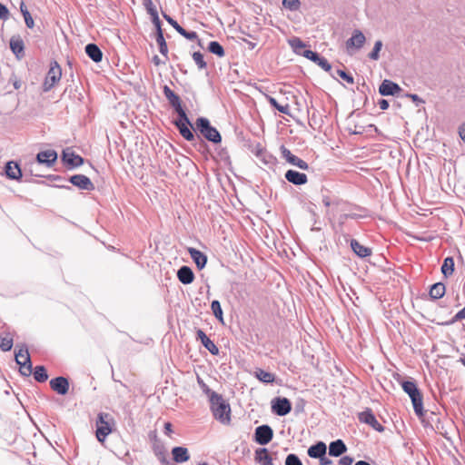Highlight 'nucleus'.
Segmentation results:
<instances>
[{
  "label": "nucleus",
  "mask_w": 465,
  "mask_h": 465,
  "mask_svg": "<svg viewBox=\"0 0 465 465\" xmlns=\"http://www.w3.org/2000/svg\"><path fill=\"white\" fill-rule=\"evenodd\" d=\"M211 411L219 422L223 425L231 423V406L221 394H213L210 401Z\"/></svg>",
  "instance_id": "obj_1"
},
{
  "label": "nucleus",
  "mask_w": 465,
  "mask_h": 465,
  "mask_svg": "<svg viewBox=\"0 0 465 465\" xmlns=\"http://www.w3.org/2000/svg\"><path fill=\"white\" fill-rule=\"evenodd\" d=\"M401 387L411 398L415 414L419 418H422L424 415L423 398L417 384L412 381H405L401 383Z\"/></svg>",
  "instance_id": "obj_2"
},
{
  "label": "nucleus",
  "mask_w": 465,
  "mask_h": 465,
  "mask_svg": "<svg viewBox=\"0 0 465 465\" xmlns=\"http://www.w3.org/2000/svg\"><path fill=\"white\" fill-rule=\"evenodd\" d=\"M114 424V420L111 414L106 412L98 413L95 421V435L98 441L104 442L105 440L106 437L112 432Z\"/></svg>",
  "instance_id": "obj_3"
},
{
  "label": "nucleus",
  "mask_w": 465,
  "mask_h": 465,
  "mask_svg": "<svg viewBox=\"0 0 465 465\" xmlns=\"http://www.w3.org/2000/svg\"><path fill=\"white\" fill-rule=\"evenodd\" d=\"M196 130L208 141L213 143H219L222 136L218 130L212 126L210 121L205 117H199L195 122Z\"/></svg>",
  "instance_id": "obj_4"
},
{
  "label": "nucleus",
  "mask_w": 465,
  "mask_h": 465,
  "mask_svg": "<svg viewBox=\"0 0 465 465\" xmlns=\"http://www.w3.org/2000/svg\"><path fill=\"white\" fill-rule=\"evenodd\" d=\"M15 361L20 365V372L25 376H30L33 371L32 362L28 349L25 345L20 347L15 354Z\"/></svg>",
  "instance_id": "obj_5"
},
{
  "label": "nucleus",
  "mask_w": 465,
  "mask_h": 465,
  "mask_svg": "<svg viewBox=\"0 0 465 465\" xmlns=\"http://www.w3.org/2000/svg\"><path fill=\"white\" fill-rule=\"evenodd\" d=\"M61 77V66L56 61L51 62L50 68L47 72L45 82L43 84L44 92L50 91L60 81Z\"/></svg>",
  "instance_id": "obj_6"
},
{
  "label": "nucleus",
  "mask_w": 465,
  "mask_h": 465,
  "mask_svg": "<svg viewBox=\"0 0 465 465\" xmlns=\"http://www.w3.org/2000/svg\"><path fill=\"white\" fill-rule=\"evenodd\" d=\"M163 92L170 105L177 113L178 116L185 118V111L182 106L180 97L168 85H164L163 87Z\"/></svg>",
  "instance_id": "obj_7"
},
{
  "label": "nucleus",
  "mask_w": 465,
  "mask_h": 465,
  "mask_svg": "<svg viewBox=\"0 0 465 465\" xmlns=\"http://www.w3.org/2000/svg\"><path fill=\"white\" fill-rule=\"evenodd\" d=\"M176 128L179 130L180 134L187 141L191 142L194 140V134L191 128L193 127L187 114H185V118L182 116H178V118L173 122Z\"/></svg>",
  "instance_id": "obj_8"
},
{
  "label": "nucleus",
  "mask_w": 465,
  "mask_h": 465,
  "mask_svg": "<svg viewBox=\"0 0 465 465\" xmlns=\"http://www.w3.org/2000/svg\"><path fill=\"white\" fill-rule=\"evenodd\" d=\"M272 412L278 416H285L292 411V403L287 398L277 397L272 401Z\"/></svg>",
  "instance_id": "obj_9"
},
{
  "label": "nucleus",
  "mask_w": 465,
  "mask_h": 465,
  "mask_svg": "<svg viewBox=\"0 0 465 465\" xmlns=\"http://www.w3.org/2000/svg\"><path fill=\"white\" fill-rule=\"evenodd\" d=\"M273 437V430L269 425H261L255 429L254 440L260 445L268 444Z\"/></svg>",
  "instance_id": "obj_10"
},
{
  "label": "nucleus",
  "mask_w": 465,
  "mask_h": 465,
  "mask_svg": "<svg viewBox=\"0 0 465 465\" xmlns=\"http://www.w3.org/2000/svg\"><path fill=\"white\" fill-rule=\"evenodd\" d=\"M282 157L291 165L296 166L302 170H307L309 168V164L294 155L289 149H287L284 145L281 146Z\"/></svg>",
  "instance_id": "obj_11"
},
{
  "label": "nucleus",
  "mask_w": 465,
  "mask_h": 465,
  "mask_svg": "<svg viewBox=\"0 0 465 465\" xmlns=\"http://www.w3.org/2000/svg\"><path fill=\"white\" fill-rule=\"evenodd\" d=\"M359 420L362 423L370 425L373 430L382 432L384 427L377 420L375 415L371 409H367L359 413Z\"/></svg>",
  "instance_id": "obj_12"
},
{
  "label": "nucleus",
  "mask_w": 465,
  "mask_h": 465,
  "mask_svg": "<svg viewBox=\"0 0 465 465\" xmlns=\"http://www.w3.org/2000/svg\"><path fill=\"white\" fill-rule=\"evenodd\" d=\"M303 57L312 61L316 64H318L322 69L325 72L331 71V64L328 62L326 58L321 56L318 53L313 52L312 50H307L303 52Z\"/></svg>",
  "instance_id": "obj_13"
},
{
  "label": "nucleus",
  "mask_w": 465,
  "mask_h": 465,
  "mask_svg": "<svg viewBox=\"0 0 465 465\" xmlns=\"http://www.w3.org/2000/svg\"><path fill=\"white\" fill-rule=\"evenodd\" d=\"M70 183L81 190L93 191L94 185L89 177L84 174H74L70 177Z\"/></svg>",
  "instance_id": "obj_14"
},
{
  "label": "nucleus",
  "mask_w": 465,
  "mask_h": 465,
  "mask_svg": "<svg viewBox=\"0 0 465 465\" xmlns=\"http://www.w3.org/2000/svg\"><path fill=\"white\" fill-rule=\"evenodd\" d=\"M365 41H366V38H365L363 33L359 29H355L352 32L351 37H350L346 41V48H347V50H350L351 48L359 50L363 46Z\"/></svg>",
  "instance_id": "obj_15"
},
{
  "label": "nucleus",
  "mask_w": 465,
  "mask_h": 465,
  "mask_svg": "<svg viewBox=\"0 0 465 465\" xmlns=\"http://www.w3.org/2000/svg\"><path fill=\"white\" fill-rule=\"evenodd\" d=\"M51 389L60 395H65L69 391V381L66 378L59 376L50 381Z\"/></svg>",
  "instance_id": "obj_16"
},
{
  "label": "nucleus",
  "mask_w": 465,
  "mask_h": 465,
  "mask_svg": "<svg viewBox=\"0 0 465 465\" xmlns=\"http://www.w3.org/2000/svg\"><path fill=\"white\" fill-rule=\"evenodd\" d=\"M163 18L183 37L189 40H195L198 38L197 33L194 31L188 32L182 27L174 19L165 13H163Z\"/></svg>",
  "instance_id": "obj_17"
},
{
  "label": "nucleus",
  "mask_w": 465,
  "mask_h": 465,
  "mask_svg": "<svg viewBox=\"0 0 465 465\" xmlns=\"http://www.w3.org/2000/svg\"><path fill=\"white\" fill-rule=\"evenodd\" d=\"M401 91L400 85L391 80H383L379 87V93L382 96L395 95Z\"/></svg>",
  "instance_id": "obj_18"
},
{
  "label": "nucleus",
  "mask_w": 465,
  "mask_h": 465,
  "mask_svg": "<svg viewBox=\"0 0 465 465\" xmlns=\"http://www.w3.org/2000/svg\"><path fill=\"white\" fill-rule=\"evenodd\" d=\"M197 340H200L203 347L209 351L213 355L219 354V349L215 343L205 334L203 330H198L196 332Z\"/></svg>",
  "instance_id": "obj_19"
},
{
  "label": "nucleus",
  "mask_w": 465,
  "mask_h": 465,
  "mask_svg": "<svg viewBox=\"0 0 465 465\" xmlns=\"http://www.w3.org/2000/svg\"><path fill=\"white\" fill-rule=\"evenodd\" d=\"M284 177L289 183L294 185H303L308 182V178L305 173L292 169L285 173Z\"/></svg>",
  "instance_id": "obj_20"
},
{
  "label": "nucleus",
  "mask_w": 465,
  "mask_h": 465,
  "mask_svg": "<svg viewBox=\"0 0 465 465\" xmlns=\"http://www.w3.org/2000/svg\"><path fill=\"white\" fill-rule=\"evenodd\" d=\"M187 252L199 270L205 267L207 263V256L203 252L193 247H188Z\"/></svg>",
  "instance_id": "obj_21"
},
{
  "label": "nucleus",
  "mask_w": 465,
  "mask_h": 465,
  "mask_svg": "<svg viewBox=\"0 0 465 465\" xmlns=\"http://www.w3.org/2000/svg\"><path fill=\"white\" fill-rule=\"evenodd\" d=\"M254 460L261 465H275L274 459L266 448H260L255 450Z\"/></svg>",
  "instance_id": "obj_22"
},
{
  "label": "nucleus",
  "mask_w": 465,
  "mask_h": 465,
  "mask_svg": "<svg viewBox=\"0 0 465 465\" xmlns=\"http://www.w3.org/2000/svg\"><path fill=\"white\" fill-rule=\"evenodd\" d=\"M10 48L17 58L25 55V44L20 35H13L10 39Z\"/></svg>",
  "instance_id": "obj_23"
},
{
  "label": "nucleus",
  "mask_w": 465,
  "mask_h": 465,
  "mask_svg": "<svg viewBox=\"0 0 465 465\" xmlns=\"http://www.w3.org/2000/svg\"><path fill=\"white\" fill-rule=\"evenodd\" d=\"M57 159V153L54 150L42 151L37 153L36 160L38 163H45L47 166H52Z\"/></svg>",
  "instance_id": "obj_24"
},
{
  "label": "nucleus",
  "mask_w": 465,
  "mask_h": 465,
  "mask_svg": "<svg viewBox=\"0 0 465 465\" xmlns=\"http://www.w3.org/2000/svg\"><path fill=\"white\" fill-rule=\"evenodd\" d=\"M5 173L7 178L11 180H20L22 177V171L19 164L13 161L5 164Z\"/></svg>",
  "instance_id": "obj_25"
},
{
  "label": "nucleus",
  "mask_w": 465,
  "mask_h": 465,
  "mask_svg": "<svg viewBox=\"0 0 465 465\" xmlns=\"http://www.w3.org/2000/svg\"><path fill=\"white\" fill-rule=\"evenodd\" d=\"M63 161L71 168L78 167L84 163V159L80 155L69 151L63 152Z\"/></svg>",
  "instance_id": "obj_26"
},
{
  "label": "nucleus",
  "mask_w": 465,
  "mask_h": 465,
  "mask_svg": "<svg viewBox=\"0 0 465 465\" xmlns=\"http://www.w3.org/2000/svg\"><path fill=\"white\" fill-rule=\"evenodd\" d=\"M177 278L183 284H190L194 280V273L190 267L183 265L178 270Z\"/></svg>",
  "instance_id": "obj_27"
},
{
  "label": "nucleus",
  "mask_w": 465,
  "mask_h": 465,
  "mask_svg": "<svg viewBox=\"0 0 465 465\" xmlns=\"http://www.w3.org/2000/svg\"><path fill=\"white\" fill-rule=\"evenodd\" d=\"M347 451V447L343 440H336L329 445V455L332 457H340Z\"/></svg>",
  "instance_id": "obj_28"
},
{
  "label": "nucleus",
  "mask_w": 465,
  "mask_h": 465,
  "mask_svg": "<svg viewBox=\"0 0 465 465\" xmlns=\"http://www.w3.org/2000/svg\"><path fill=\"white\" fill-rule=\"evenodd\" d=\"M326 444L323 441H318L308 449V455L313 459H320L326 454Z\"/></svg>",
  "instance_id": "obj_29"
},
{
  "label": "nucleus",
  "mask_w": 465,
  "mask_h": 465,
  "mask_svg": "<svg viewBox=\"0 0 465 465\" xmlns=\"http://www.w3.org/2000/svg\"><path fill=\"white\" fill-rule=\"evenodd\" d=\"M85 54L95 63H99L103 59V53L101 49L98 47V45L95 44L86 45Z\"/></svg>",
  "instance_id": "obj_30"
},
{
  "label": "nucleus",
  "mask_w": 465,
  "mask_h": 465,
  "mask_svg": "<svg viewBox=\"0 0 465 465\" xmlns=\"http://www.w3.org/2000/svg\"><path fill=\"white\" fill-rule=\"evenodd\" d=\"M351 247L352 251L361 258H365L371 255V249L361 245L357 240L352 239L351 241Z\"/></svg>",
  "instance_id": "obj_31"
},
{
  "label": "nucleus",
  "mask_w": 465,
  "mask_h": 465,
  "mask_svg": "<svg viewBox=\"0 0 465 465\" xmlns=\"http://www.w3.org/2000/svg\"><path fill=\"white\" fill-rule=\"evenodd\" d=\"M173 460L178 463H183L190 459L188 450L184 447H174L172 450Z\"/></svg>",
  "instance_id": "obj_32"
},
{
  "label": "nucleus",
  "mask_w": 465,
  "mask_h": 465,
  "mask_svg": "<svg viewBox=\"0 0 465 465\" xmlns=\"http://www.w3.org/2000/svg\"><path fill=\"white\" fill-rule=\"evenodd\" d=\"M253 375L263 383H272L275 380V375L273 373L266 371L261 368H257L254 371Z\"/></svg>",
  "instance_id": "obj_33"
},
{
  "label": "nucleus",
  "mask_w": 465,
  "mask_h": 465,
  "mask_svg": "<svg viewBox=\"0 0 465 465\" xmlns=\"http://www.w3.org/2000/svg\"><path fill=\"white\" fill-rule=\"evenodd\" d=\"M255 155L266 165L271 166L276 163V158L263 148L257 149Z\"/></svg>",
  "instance_id": "obj_34"
},
{
  "label": "nucleus",
  "mask_w": 465,
  "mask_h": 465,
  "mask_svg": "<svg viewBox=\"0 0 465 465\" xmlns=\"http://www.w3.org/2000/svg\"><path fill=\"white\" fill-rule=\"evenodd\" d=\"M445 292V284L442 282H436L431 285L429 293L431 299L438 300L443 297Z\"/></svg>",
  "instance_id": "obj_35"
},
{
  "label": "nucleus",
  "mask_w": 465,
  "mask_h": 465,
  "mask_svg": "<svg viewBox=\"0 0 465 465\" xmlns=\"http://www.w3.org/2000/svg\"><path fill=\"white\" fill-rule=\"evenodd\" d=\"M289 44L293 52L299 55L303 56V52L307 51V49H305L306 45L298 37H294L290 40Z\"/></svg>",
  "instance_id": "obj_36"
},
{
  "label": "nucleus",
  "mask_w": 465,
  "mask_h": 465,
  "mask_svg": "<svg viewBox=\"0 0 465 465\" xmlns=\"http://www.w3.org/2000/svg\"><path fill=\"white\" fill-rule=\"evenodd\" d=\"M454 260L452 257H447L444 259L441 265V272L445 277L452 275L454 272Z\"/></svg>",
  "instance_id": "obj_37"
},
{
  "label": "nucleus",
  "mask_w": 465,
  "mask_h": 465,
  "mask_svg": "<svg viewBox=\"0 0 465 465\" xmlns=\"http://www.w3.org/2000/svg\"><path fill=\"white\" fill-rule=\"evenodd\" d=\"M208 51L218 57H223L225 55V51L223 45L217 41L210 42L208 45Z\"/></svg>",
  "instance_id": "obj_38"
},
{
  "label": "nucleus",
  "mask_w": 465,
  "mask_h": 465,
  "mask_svg": "<svg viewBox=\"0 0 465 465\" xmlns=\"http://www.w3.org/2000/svg\"><path fill=\"white\" fill-rule=\"evenodd\" d=\"M155 40L159 45V52L167 58L168 46L164 39L163 31H160V34H156Z\"/></svg>",
  "instance_id": "obj_39"
},
{
  "label": "nucleus",
  "mask_w": 465,
  "mask_h": 465,
  "mask_svg": "<svg viewBox=\"0 0 465 465\" xmlns=\"http://www.w3.org/2000/svg\"><path fill=\"white\" fill-rule=\"evenodd\" d=\"M34 378L38 382H45L48 379V374L44 366L39 365L35 368Z\"/></svg>",
  "instance_id": "obj_40"
},
{
  "label": "nucleus",
  "mask_w": 465,
  "mask_h": 465,
  "mask_svg": "<svg viewBox=\"0 0 465 465\" xmlns=\"http://www.w3.org/2000/svg\"><path fill=\"white\" fill-rule=\"evenodd\" d=\"M211 309L215 318L221 322H223V314L220 302L217 300L213 301L211 303Z\"/></svg>",
  "instance_id": "obj_41"
},
{
  "label": "nucleus",
  "mask_w": 465,
  "mask_h": 465,
  "mask_svg": "<svg viewBox=\"0 0 465 465\" xmlns=\"http://www.w3.org/2000/svg\"><path fill=\"white\" fill-rule=\"evenodd\" d=\"M269 103L270 104L274 107L275 109H277L280 113H282L284 114H287L289 115L290 114V106L288 104L282 105V104H280L277 100L273 97H269Z\"/></svg>",
  "instance_id": "obj_42"
},
{
  "label": "nucleus",
  "mask_w": 465,
  "mask_h": 465,
  "mask_svg": "<svg viewBox=\"0 0 465 465\" xmlns=\"http://www.w3.org/2000/svg\"><path fill=\"white\" fill-rule=\"evenodd\" d=\"M197 383L201 390L203 391V392L209 398V401L213 399V394H218L217 392L212 391L208 387V385L203 381V380L199 376H197Z\"/></svg>",
  "instance_id": "obj_43"
},
{
  "label": "nucleus",
  "mask_w": 465,
  "mask_h": 465,
  "mask_svg": "<svg viewBox=\"0 0 465 465\" xmlns=\"http://www.w3.org/2000/svg\"><path fill=\"white\" fill-rule=\"evenodd\" d=\"M13 347V338L6 335L5 337L0 336V349L4 351H8Z\"/></svg>",
  "instance_id": "obj_44"
},
{
  "label": "nucleus",
  "mask_w": 465,
  "mask_h": 465,
  "mask_svg": "<svg viewBox=\"0 0 465 465\" xmlns=\"http://www.w3.org/2000/svg\"><path fill=\"white\" fill-rule=\"evenodd\" d=\"M192 56L199 69L202 70L207 67V64L203 59V54L201 52H194Z\"/></svg>",
  "instance_id": "obj_45"
},
{
  "label": "nucleus",
  "mask_w": 465,
  "mask_h": 465,
  "mask_svg": "<svg viewBox=\"0 0 465 465\" xmlns=\"http://www.w3.org/2000/svg\"><path fill=\"white\" fill-rule=\"evenodd\" d=\"M382 47V42L378 40L375 42L372 51L369 54V58L371 60H378L380 58V51Z\"/></svg>",
  "instance_id": "obj_46"
},
{
  "label": "nucleus",
  "mask_w": 465,
  "mask_h": 465,
  "mask_svg": "<svg viewBox=\"0 0 465 465\" xmlns=\"http://www.w3.org/2000/svg\"><path fill=\"white\" fill-rule=\"evenodd\" d=\"M282 5L291 11H297L301 6V2L300 0H282Z\"/></svg>",
  "instance_id": "obj_47"
},
{
  "label": "nucleus",
  "mask_w": 465,
  "mask_h": 465,
  "mask_svg": "<svg viewBox=\"0 0 465 465\" xmlns=\"http://www.w3.org/2000/svg\"><path fill=\"white\" fill-rule=\"evenodd\" d=\"M285 465H302V462L296 454L291 453L286 457Z\"/></svg>",
  "instance_id": "obj_48"
},
{
  "label": "nucleus",
  "mask_w": 465,
  "mask_h": 465,
  "mask_svg": "<svg viewBox=\"0 0 465 465\" xmlns=\"http://www.w3.org/2000/svg\"><path fill=\"white\" fill-rule=\"evenodd\" d=\"M335 74L349 84H353L354 82L352 75L347 74L345 71L341 69H336Z\"/></svg>",
  "instance_id": "obj_49"
},
{
  "label": "nucleus",
  "mask_w": 465,
  "mask_h": 465,
  "mask_svg": "<svg viewBox=\"0 0 465 465\" xmlns=\"http://www.w3.org/2000/svg\"><path fill=\"white\" fill-rule=\"evenodd\" d=\"M143 4L147 11V13L152 15L154 14H157L158 11L155 7V5L153 4L152 0H143Z\"/></svg>",
  "instance_id": "obj_50"
},
{
  "label": "nucleus",
  "mask_w": 465,
  "mask_h": 465,
  "mask_svg": "<svg viewBox=\"0 0 465 465\" xmlns=\"http://www.w3.org/2000/svg\"><path fill=\"white\" fill-rule=\"evenodd\" d=\"M461 319H465V307L463 309H461L460 311H459L454 315V317L450 321L447 322L445 324L446 325L453 324L454 322H456L457 321L461 320Z\"/></svg>",
  "instance_id": "obj_51"
},
{
  "label": "nucleus",
  "mask_w": 465,
  "mask_h": 465,
  "mask_svg": "<svg viewBox=\"0 0 465 465\" xmlns=\"http://www.w3.org/2000/svg\"><path fill=\"white\" fill-rule=\"evenodd\" d=\"M151 18H152V23L155 26L156 34H160V31H163V30H162V23H161V20L159 18L158 13L154 14V15H152Z\"/></svg>",
  "instance_id": "obj_52"
},
{
  "label": "nucleus",
  "mask_w": 465,
  "mask_h": 465,
  "mask_svg": "<svg viewBox=\"0 0 465 465\" xmlns=\"http://www.w3.org/2000/svg\"><path fill=\"white\" fill-rule=\"evenodd\" d=\"M25 18V23L28 28H33L35 25L34 19L30 13H25L23 15Z\"/></svg>",
  "instance_id": "obj_53"
},
{
  "label": "nucleus",
  "mask_w": 465,
  "mask_h": 465,
  "mask_svg": "<svg viewBox=\"0 0 465 465\" xmlns=\"http://www.w3.org/2000/svg\"><path fill=\"white\" fill-rule=\"evenodd\" d=\"M9 11L7 7L0 4V19L6 20L8 18Z\"/></svg>",
  "instance_id": "obj_54"
},
{
  "label": "nucleus",
  "mask_w": 465,
  "mask_h": 465,
  "mask_svg": "<svg viewBox=\"0 0 465 465\" xmlns=\"http://www.w3.org/2000/svg\"><path fill=\"white\" fill-rule=\"evenodd\" d=\"M353 459L350 456H343L339 460V465H351Z\"/></svg>",
  "instance_id": "obj_55"
},
{
  "label": "nucleus",
  "mask_w": 465,
  "mask_h": 465,
  "mask_svg": "<svg viewBox=\"0 0 465 465\" xmlns=\"http://www.w3.org/2000/svg\"><path fill=\"white\" fill-rule=\"evenodd\" d=\"M378 104L381 110H387L389 108V102L385 99L379 100Z\"/></svg>",
  "instance_id": "obj_56"
},
{
  "label": "nucleus",
  "mask_w": 465,
  "mask_h": 465,
  "mask_svg": "<svg viewBox=\"0 0 465 465\" xmlns=\"http://www.w3.org/2000/svg\"><path fill=\"white\" fill-rule=\"evenodd\" d=\"M408 96L413 101L416 103V104L418 105L420 103H423V100L421 98H420L419 95L415 94H408Z\"/></svg>",
  "instance_id": "obj_57"
},
{
  "label": "nucleus",
  "mask_w": 465,
  "mask_h": 465,
  "mask_svg": "<svg viewBox=\"0 0 465 465\" xmlns=\"http://www.w3.org/2000/svg\"><path fill=\"white\" fill-rule=\"evenodd\" d=\"M320 464L321 465H332V460L326 458L325 455L320 458Z\"/></svg>",
  "instance_id": "obj_58"
},
{
  "label": "nucleus",
  "mask_w": 465,
  "mask_h": 465,
  "mask_svg": "<svg viewBox=\"0 0 465 465\" xmlns=\"http://www.w3.org/2000/svg\"><path fill=\"white\" fill-rule=\"evenodd\" d=\"M161 463L163 465H174L167 460L166 455L164 453H162Z\"/></svg>",
  "instance_id": "obj_59"
},
{
  "label": "nucleus",
  "mask_w": 465,
  "mask_h": 465,
  "mask_svg": "<svg viewBox=\"0 0 465 465\" xmlns=\"http://www.w3.org/2000/svg\"><path fill=\"white\" fill-rule=\"evenodd\" d=\"M322 203L326 206V207H329L331 204V202L329 198V196L327 195H322Z\"/></svg>",
  "instance_id": "obj_60"
},
{
  "label": "nucleus",
  "mask_w": 465,
  "mask_h": 465,
  "mask_svg": "<svg viewBox=\"0 0 465 465\" xmlns=\"http://www.w3.org/2000/svg\"><path fill=\"white\" fill-rule=\"evenodd\" d=\"M153 63L156 66L160 65L161 64H164V62H163V61L159 58V56H158V55H154V56L153 57Z\"/></svg>",
  "instance_id": "obj_61"
},
{
  "label": "nucleus",
  "mask_w": 465,
  "mask_h": 465,
  "mask_svg": "<svg viewBox=\"0 0 465 465\" xmlns=\"http://www.w3.org/2000/svg\"><path fill=\"white\" fill-rule=\"evenodd\" d=\"M164 430H165V433H166V434H170V433L173 431V430H172V424H171L170 422H166V423L164 424Z\"/></svg>",
  "instance_id": "obj_62"
},
{
  "label": "nucleus",
  "mask_w": 465,
  "mask_h": 465,
  "mask_svg": "<svg viewBox=\"0 0 465 465\" xmlns=\"http://www.w3.org/2000/svg\"><path fill=\"white\" fill-rule=\"evenodd\" d=\"M459 134H460L461 140L465 142V125H463L460 128Z\"/></svg>",
  "instance_id": "obj_63"
},
{
  "label": "nucleus",
  "mask_w": 465,
  "mask_h": 465,
  "mask_svg": "<svg viewBox=\"0 0 465 465\" xmlns=\"http://www.w3.org/2000/svg\"><path fill=\"white\" fill-rule=\"evenodd\" d=\"M20 11L23 15H25V13H29V11L24 2H22L20 5Z\"/></svg>",
  "instance_id": "obj_64"
}]
</instances>
